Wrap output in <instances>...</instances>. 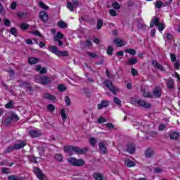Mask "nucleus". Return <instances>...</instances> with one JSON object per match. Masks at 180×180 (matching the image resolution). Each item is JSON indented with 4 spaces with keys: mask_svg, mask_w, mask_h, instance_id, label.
<instances>
[{
    "mask_svg": "<svg viewBox=\"0 0 180 180\" xmlns=\"http://www.w3.org/2000/svg\"><path fill=\"white\" fill-rule=\"evenodd\" d=\"M89 148H78L77 146H68L64 147V151L68 154V155L71 156L74 153L78 155L85 154L88 153Z\"/></svg>",
    "mask_w": 180,
    "mask_h": 180,
    "instance_id": "nucleus-1",
    "label": "nucleus"
},
{
    "mask_svg": "<svg viewBox=\"0 0 180 180\" xmlns=\"http://www.w3.org/2000/svg\"><path fill=\"white\" fill-rule=\"evenodd\" d=\"M68 162L73 167H84V165H85V160L83 159H77L75 158L68 159Z\"/></svg>",
    "mask_w": 180,
    "mask_h": 180,
    "instance_id": "nucleus-2",
    "label": "nucleus"
},
{
    "mask_svg": "<svg viewBox=\"0 0 180 180\" xmlns=\"http://www.w3.org/2000/svg\"><path fill=\"white\" fill-rule=\"evenodd\" d=\"M49 51H51V53H53V54H56V56H58V57L60 56L68 57V56H70V53H68V51H61L58 50L57 46H50Z\"/></svg>",
    "mask_w": 180,
    "mask_h": 180,
    "instance_id": "nucleus-3",
    "label": "nucleus"
},
{
    "mask_svg": "<svg viewBox=\"0 0 180 180\" xmlns=\"http://www.w3.org/2000/svg\"><path fill=\"white\" fill-rule=\"evenodd\" d=\"M36 82L41 85H50L51 83V77L49 76H40L36 79Z\"/></svg>",
    "mask_w": 180,
    "mask_h": 180,
    "instance_id": "nucleus-4",
    "label": "nucleus"
},
{
    "mask_svg": "<svg viewBox=\"0 0 180 180\" xmlns=\"http://www.w3.org/2000/svg\"><path fill=\"white\" fill-rule=\"evenodd\" d=\"M19 117L15 114H11L8 118L3 120V124L4 126H9L12 122H18Z\"/></svg>",
    "mask_w": 180,
    "mask_h": 180,
    "instance_id": "nucleus-5",
    "label": "nucleus"
},
{
    "mask_svg": "<svg viewBox=\"0 0 180 180\" xmlns=\"http://www.w3.org/2000/svg\"><path fill=\"white\" fill-rule=\"evenodd\" d=\"M66 6L70 12H74V6L75 8H78L79 6V1L78 0H72V3L68 2Z\"/></svg>",
    "mask_w": 180,
    "mask_h": 180,
    "instance_id": "nucleus-6",
    "label": "nucleus"
},
{
    "mask_svg": "<svg viewBox=\"0 0 180 180\" xmlns=\"http://www.w3.org/2000/svg\"><path fill=\"white\" fill-rule=\"evenodd\" d=\"M104 84L110 91V92H112V94H114V95L117 94V91L116 90L115 86H113V83H112V82L106 80L104 82Z\"/></svg>",
    "mask_w": 180,
    "mask_h": 180,
    "instance_id": "nucleus-7",
    "label": "nucleus"
},
{
    "mask_svg": "<svg viewBox=\"0 0 180 180\" xmlns=\"http://www.w3.org/2000/svg\"><path fill=\"white\" fill-rule=\"evenodd\" d=\"M34 172L39 180H44L45 176L39 167H35Z\"/></svg>",
    "mask_w": 180,
    "mask_h": 180,
    "instance_id": "nucleus-8",
    "label": "nucleus"
},
{
    "mask_svg": "<svg viewBox=\"0 0 180 180\" xmlns=\"http://www.w3.org/2000/svg\"><path fill=\"white\" fill-rule=\"evenodd\" d=\"M39 19L44 22V23H47L49 20V14L46 11H41L39 13Z\"/></svg>",
    "mask_w": 180,
    "mask_h": 180,
    "instance_id": "nucleus-9",
    "label": "nucleus"
},
{
    "mask_svg": "<svg viewBox=\"0 0 180 180\" xmlns=\"http://www.w3.org/2000/svg\"><path fill=\"white\" fill-rule=\"evenodd\" d=\"M136 103H138L139 106H142V108H145V109H150V108H151V104L148 103H146V101L143 100H138L136 101Z\"/></svg>",
    "mask_w": 180,
    "mask_h": 180,
    "instance_id": "nucleus-10",
    "label": "nucleus"
},
{
    "mask_svg": "<svg viewBox=\"0 0 180 180\" xmlns=\"http://www.w3.org/2000/svg\"><path fill=\"white\" fill-rule=\"evenodd\" d=\"M160 18H153L150 23V27L153 28L154 27V26H156V27H158V25H160Z\"/></svg>",
    "mask_w": 180,
    "mask_h": 180,
    "instance_id": "nucleus-11",
    "label": "nucleus"
},
{
    "mask_svg": "<svg viewBox=\"0 0 180 180\" xmlns=\"http://www.w3.org/2000/svg\"><path fill=\"white\" fill-rule=\"evenodd\" d=\"M161 89L156 86L153 91V96H155V98H161Z\"/></svg>",
    "mask_w": 180,
    "mask_h": 180,
    "instance_id": "nucleus-12",
    "label": "nucleus"
},
{
    "mask_svg": "<svg viewBox=\"0 0 180 180\" xmlns=\"http://www.w3.org/2000/svg\"><path fill=\"white\" fill-rule=\"evenodd\" d=\"M152 65L160 71H165L164 66L161 65L157 60H152Z\"/></svg>",
    "mask_w": 180,
    "mask_h": 180,
    "instance_id": "nucleus-13",
    "label": "nucleus"
},
{
    "mask_svg": "<svg viewBox=\"0 0 180 180\" xmlns=\"http://www.w3.org/2000/svg\"><path fill=\"white\" fill-rule=\"evenodd\" d=\"M29 134L30 137H32V138L40 137V136H41V133L40 132V131H36V130L30 131Z\"/></svg>",
    "mask_w": 180,
    "mask_h": 180,
    "instance_id": "nucleus-14",
    "label": "nucleus"
},
{
    "mask_svg": "<svg viewBox=\"0 0 180 180\" xmlns=\"http://www.w3.org/2000/svg\"><path fill=\"white\" fill-rule=\"evenodd\" d=\"M154 155V150L153 148H148L145 150V157L146 158H151Z\"/></svg>",
    "mask_w": 180,
    "mask_h": 180,
    "instance_id": "nucleus-15",
    "label": "nucleus"
},
{
    "mask_svg": "<svg viewBox=\"0 0 180 180\" xmlns=\"http://www.w3.org/2000/svg\"><path fill=\"white\" fill-rule=\"evenodd\" d=\"M108 106H109V101L103 100L101 103L98 104V109H103V108H108Z\"/></svg>",
    "mask_w": 180,
    "mask_h": 180,
    "instance_id": "nucleus-16",
    "label": "nucleus"
},
{
    "mask_svg": "<svg viewBox=\"0 0 180 180\" xmlns=\"http://www.w3.org/2000/svg\"><path fill=\"white\" fill-rule=\"evenodd\" d=\"M127 151L129 154H134L136 153V146L133 144L127 145Z\"/></svg>",
    "mask_w": 180,
    "mask_h": 180,
    "instance_id": "nucleus-17",
    "label": "nucleus"
},
{
    "mask_svg": "<svg viewBox=\"0 0 180 180\" xmlns=\"http://www.w3.org/2000/svg\"><path fill=\"white\" fill-rule=\"evenodd\" d=\"M39 62H40V59H39L38 58L32 57V58H28V63L30 65L37 64Z\"/></svg>",
    "mask_w": 180,
    "mask_h": 180,
    "instance_id": "nucleus-18",
    "label": "nucleus"
},
{
    "mask_svg": "<svg viewBox=\"0 0 180 180\" xmlns=\"http://www.w3.org/2000/svg\"><path fill=\"white\" fill-rule=\"evenodd\" d=\"M22 86H25V88L27 89V91H29V92H33L34 91L33 87H32L30 83L27 82H22Z\"/></svg>",
    "mask_w": 180,
    "mask_h": 180,
    "instance_id": "nucleus-19",
    "label": "nucleus"
},
{
    "mask_svg": "<svg viewBox=\"0 0 180 180\" xmlns=\"http://www.w3.org/2000/svg\"><path fill=\"white\" fill-rule=\"evenodd\" d=\"M99 150L103 154H108V150L106 146L103 144V143H100L98 144Z\"/></svg>",
    "mask_w": 180,
    "mask_h": 180,
    "instance_id": "nucleus-20",
    "label": "nucleus"
},
{
    "mask_svg": "<svg viewBox=\"0 0 180 180\" xmlns=\"http://www.w3.org/2000/svg\"><path fill=\"white\" fill-rule=\"evenodd\" d=\"M139 63V60H137V58H131L127 61V64L128 65H134L135 64H137Z\"/></svg>",
    "mask_w": 180,
    "mask_h": 180,
    "instance_id": "nucleus-21",
    "label": "nucleus"
},
{
    "mask_svg": "<svg viewBox=\"0 0 180 180\" xmlns=\"http://www.w3.org/2000/svg\"><path fill=\"white\" fill-rule=\"evenodd\" d=\"M167 88L169 89H173L174 88V79L172 78H169L167 79Z\"/></svg>",
    "mask_w": 180,
    "mask_h": 180,
    "instance_id": "nucleus-22",
    "label": "nucleus"
},
{
    "mask_svg": "<svg viewBox=\"0 0 180 180\" xmlns=\"http://www.w3.org/2000/svg\"><path fill=\"white\" fill-rule=\"evenodd\" d=\"M93 176L96 180H105V179H103V174L101 173H94Z\"/></svg>",
    "mask_w": 180,
    "mask_h": 180,
    "instance_id": "nucleus-23",
    "label": "nucleus"
},
{
    "mask_svg": "<svg viewBox=\"0 0 180 180\" xmlns=\"http://www.w3.org/2000/svg\"><path fill=\"white\" fill-rule=\"evenodd\" d=\"M25 146H26L25 142L21 141L20 143H17V144L14 145V148L15 150H20V148H23V147H25Z\"/></svg>",
    "mask_w": 180,
    "mask_h": 180,
    "instance_id": "nucleus-24",
    "label": "nucleus"
},
{
    "mask_svg": "<svg viewBox=\"0 0 180 180\" xmlns=\"http://www.w3.org/2000/svg\"><path fill=\"white\" fill-rule=\"evenodd\" d=\"M141 91L142 92L143 96L145 98H153V94L151 93H147V91H146V89H141Z\"/></svg>",
    "mask_w": 180,
    "mask_h": 180,
    "instance_id": "nucleus-25",
    "label": "nucleus"
},
{
    "mask_svg": "<svg viewBox=\"0 0 180 180\" xmlns=\"http://www.w3.org/2000/svg\"><path fill=\"white\" fill-rule=\"evenodd\" d=\"M114 43L117 44V47H123L124 46V42L122 40H120L119 38H116L114 40Z\"/></svg>",
    "mask_w": 180,
    "mask_h": 180,
    "instance_id": "nucleus-26",
    "label": "nucleus"
},
{
    "mask_svg": "<svg viewBox=\"0 0 180 180\" xmlns=\"http://www.w3.org/2000/svg\"><path fill=\"white\" fill-rule=\"evenodd\" d=\"M170 139L172 140H178V139H179V134L176 132H172L170 134Z\"/></svg>",
    "mask_w": 180,
    "mask_h": 180,
    "instance_id": "nucleus-27",
    "label": "nucleus"
},
{
    "mask_svg": "<svg viewBox=\"0 0 180 180\" xmlns=\"http://www.w3.org/2000/svg\"><path fill=\"white\" fill-rule=\"evenodd\" d=\"M58 27H60V29H65V27H67V23L64 21H58Z\"/></svg>",
    "mask_w": 180,
    "mask_h": 180,
    "instance_id": "nucleus-28",
    "label": "nucleus"
},
{
    "mask_svg": "<svg viewBox=\"0 0 180 180\" xmlns=\"http://www.w3.org/2000/svg\"><path fill=\"white\" fill-rule=\"evenodd\" d=\"M60 39H64V34L61 32H57L56 35L54 37V40H60Z\"/></svg>",
    "mask_w": 180,
    "mask_h": 180,
    "instance_id": "nucleus-29",
    "label": "nucleus"
},
{
    "mask_svg": "<svg viewBox=\"0 0 180 180\" xmlns=\"http://www.w3.org/2000/svg\"><path fill=\"white\" fill-rule=\"evenodd\" d=\"M58 91H59V92H65V91H67V87H65V85L64 84H60L58 86Z\"/></svg>",
    "mask_w": 180,
    "mask_h": 180,
    "instance_id": "nucleus-30",
    "label": "nucleus"
},
{
    "mask_svg": "<svg viewBox=\"0 0 180 180\" xmlns=\"http://www.w3.org/2000/svg\"><path fill=\"white\" fill-rule=\"evenodd\" d=\"M60 115H61V117H62L63 122H65V120H67V114H65V110H64V109L61 110Z\"/></svg>",
    "mask_w": 180,
    "mask_h": 180,
    "instance_id": "nucleus-31",
    "label": "nucleus"
},
{
    "mask_svg": "<svg viewBox=\"0 0 180 180\" xmlns=\"http://www.w3.org/2000/svg\"><path fill=\"white\" fill-rule=\"evenodd\" d=\"M39 8H41L42 9L49 10L50 8L47 6L44 2L40 1L39 3Z\"/></svg>",
    "mask_w": 180,
    "mask_h": 180,
    "instance_id": "nucleus-32",
    "label": "nucleus"
},
{
    "mask_svg": "<svg viewBox=\"0 0 180 180\" xmlns=\"http://www.w3.org/2000/svg\"><path fill=\"white\" fill-rule=\"evenodd\" d=\"M102 26H103V21L102 20L99 19L97 21V29L98 30H101L102 29Z\"/></svg>",
    "mask_w": 180,
    "mask_h": 180,
    "instance_id": "nucleus-33",
    "label": "nucleus"
},
{
    "mask_svg": "<svg viewBox=\"0 0 180 180\" xmlns=\"http://www.w3.org/2000/svg\"><path fill=\"white\" fill-rule=\"evenodd\" d=\"M15 149V146H8L6 150L4 151L5 154H8L9 153H12Z\"/></svg>",
    "mask_w": 180,
    "mask_h": 180,
    "instance_id": "nucleus-34",
    "label": "nucleus"
},
{
    "mask_svg": "<svg viewBox=\"0 0 180 180\" xmlns=\"http://www.w3.org/2000/svg\"><path fill=\"white\" fill-rule=\"evenodd\" d=\"M125 165H127V167H128V168H131V167H136V162H134L131 160H129L125 164Z\"/></svg>",
    "mask_w": 180,
    "mask_h": 180,
    "instance_id": "nucleus-35",
    "label": "nucleus"
},
{
    "mask_svg": "<svg viewBox=\"0 0 180 180\" xmlns=\"http://www.w3.org/2000/svg\"><path fill=\"white\" fill-rule=\"evenodd\" d=\"M8 180H23L22 178L18 177L15 175H11L8 177Z\"/></svg>",
    "mask_w": 180,
    "mask_h": 180,
    "instance_id": "nucleus-36",
    "label": "nucleus"
},
{
    "mask_svg": "<svg viewBox=\"0 0 180 180\" xmlns=\"http://www.w3.org/2000/svg\"><path fill=\"white\" fill-rule=\"evenodd\" d=\"M107 54L112 56L113 54V46H109L107 49Z\"/></svg>",
    "mask_w": 180,
    "mask_h": 180,
    "instance_id": "nucleus-37",
    "label": "nucleus"
},
{
    "mask_svg": "<svg viewBox=\"0 0 180 180\" xmlns=\"http://www.w3.org/2000/svg\"><path fill=\"white\" fill-rule=\"evenodd\" d=\"M164 6V3H162V1H158L155 3V8H157L158 9H161V7Z\"/></svg>",
    "mask_w": 180,
    "mask_h": 180,
    "instance_id": "nucleus-38",
    "label": "nucleus"
},
{
    "mask_svg": "<svg viewBox=\"0 0 180 180\" xmlns=\"http://www.w3.org/2000/svg\"><path fill=\"white\" fill-rule=\"evenodd\" d=\"M10 33L13 36H18V30L14 27H12L10 30Z\"/></svg>",
    "mask_w": 180,
    "mask_h": 180,
    "instance_id": "nucleus-39",
    "label": "nucleus"
},
{
    "mask_svg": "<svg viewBox=\"0 0 180 180\" xmlns=\"http://www.w3.org/2000/svg\"><path fill=\"white\" fill-rule=\"evenodd\" d=\"M125 51L126 53L131 54V56H136V50L134 49H126Z\"/></svg>",
    "mask_w": 180,
    "mask_h": 180,
    "instance_id": "nucleus-40",
    "label": "nucleus"
},
{
    "mask_svg": "<svg viewBox=\"0 0 180 180\" xmlns=\"http://www.w3.org/2000/svg\"><path fill=\"white\" fill-rule=\"evenodd\" d=\"M114 102L117 105V106H122V101L119 98L114 97Z\"/></svg>",
    "mask_w": 180,
    "mask_h": 180,
    "instance_id": "nucleus-41",
    "label": "nucleus"
},
{
    "mask_svg": "<svg viewBox=\"0 0 180 180\" xmlns=\"http://www.w3.org/2000/svg\"><path fill=\"white\" fill-rule=\"evenodd\" d=\"M87 56L91 57V58H98L99 56L96 55V53H94L92 52H86Z\"/></svg>",
    "mask_w": 180,
    "mask_h": 180,
    "instance_id": "nucleus-42",
    "label": "nucleus"
},
{
    "mask_svg": "<svg viewBox=\"0 0 180 180\" xmlns=\"http://www.w3.org/2000/svg\"><path fill=\"white\" fill-rule=\"evenodd\" d=\"M6 109H13V101H11L7 104H6Z\"/></svg>",
    "mask_w": 180,
    "mask_h": 180,
    "instance_id": "nucleus-43",
    "label": "nucleus"
},
{
    "mask_svg": "<svg viewBox=\"0 0 180 180\" xmlns=\"http://www.w3.org/2000/svg\"><path fill=\"white\" fill-rule=\"evenodd\" d=\"M47 109L50 112H54V110H56V107L53 104H49L47 105Z\"/></svg>",
    "mask_w": 180,
    "mask_h": 180,
    "instance_id": "nucleus-44",
    "label": "nucleus"
},
{
    "mask_svg": "<svg viewBox=\"0 0 180 180\" xmlns=\"http://www.w3.org/2000/svg\"><path fill=\"white\" fill-rule=\"evenodd\" d=\"M89 143L91 144V146H92L93 147H95L96 144V139L95 138H91L89 139Z\"/></svg>",
    "mask_w": 180,
    "mask_h": 180,
    "instance_id": "nucleus-45",
    "label": "nucleus"
},
{
    "mask_svg": "<svg viewBox=\"0 0 180 180\" xmlns=\"http://www.w3.org/2000/svg\"><path fill=\"white\" fill-rule=\"evenodd\" d=\"M65 102L67 105V106H70L71 105V99H70V97L65 96Z\"/></svg>",
    "mask_w": 180,
    "mask_h": 180,
    "instance_id": "nucleus-46",
    "label": "nucleus"
},
{
    "mask_svg": "<svg viewBox=\"0 0 180 180\" xmlns=\"http://www.w3.org/2000/svg\"><path fill=\"white\" fill-rule=\"evenodd\" d=\"M55 159H56L58 161H63V155L62 154H56L55 155Z\"/></svg>",
    "mask_w": 180,
    "mask_h": 180,
    "instance_id": "nucleus-47",
    "label": "nucleus"
},
{
    "mask_svg": "<svg viewBox=\"0 0 180 180\" xmlns=\"http://www.w3.org/2000/svg\"><path fill=\"white\" fill-rule=\"evenodd\" d=\"M112 7L114 8V9H120V5L119 4V3H117V1H114L112 3Z\"/></svg>",
    "mask_w": 180,
    "mask_h": 180,
    "instance_id": "nucleus-48",
    "label": "nucleus"
},
{
    "mask_svg": "<svg viewBox=\"0 0 180 180\" xmlns=\"http://www.w3.org/2000/svg\"><path fill=\"white\" fill-rule=\"evenodd\" d=\"M20 28L22 30H26L27 29H29V25L28 24H26V23H22L20 25Z\"/></svg>",
    "mask_w": 180,
    "mask_h": 180,
    "instance_id": "nucleus-49",
    "label": "nucleus"
},
{
    "mask_svg": "<svg viewBox=\"0 0 180 180\" xmlns=\"http://www.w3.org/2000/svg\"><path fill=\"white\" fill-rule=\"evenodd\" d=\"M131 72L133 77H136V75H139V72L137 71V70L134 69V68H132L131 69Z\"/></svg>",
    "mask_w": 180,
    "mask_h": 180,
    "instance_id": "nucleus-50",
    "label": "nucleus"
},
{
    "mask_svg": "<svg viewBox=\"0 0 180 180\" xmlns=\"http://www.w3.org/2000/svg\"><path fill=\"white\" fill-rule=\"evenodd\" d=\"M105 122H106V119H105V117H101L97 120V123H98V124H101V123H105Z\"/></svg>",
    "mask_w": 180,
    "mask_h": 180,
    "instance_id": "nucleus-51",
    "label": "nucleus"
},
{
    "mask_svg": "<svg viewBox=\"0 0 180 180\" xmlns=\"http://www.w3.org/2000/svg\"><path fill=\"white\" fill-rule=\"evenodd\" d=\"M158 27L159 29V32H162V30H164V29H165V25H164V24L162 23H160L158 25Z\"/></svg>",
    "mask_w": 180,
    "mask_h": 180,
    "instance_id": "nucleus-52",
    "label": "nucleus"
},
{
    "mask_svg": "<svg viewBox=\"0 0 180 180\" xmlns=\"http://www.w3.org/2000/svg\"><path fill=\"white\" fill-rule=\"evenodd\" d=\"M138 29L139 30H146V25H143L141 23L138 24Z\"/></svg>",
    "mask_w": 180,
    "mask_h": 180,
    "instance_id": "nucleus-53",
    "label": "nucleus"
},
{
    "mask_svg": "<svg viewBox=\"0 0 180 180\" xmlns=\"http://www.w3.org/2000/svg\"><path fill=\"white\" fill-rule=\"evenodd\" d=\"M10 8L11 9H13V10L16 9V8H18V4L16 3V1H13Z\"/></svg>",
    "mask_w": 180,
    "mask_h": 180,
    "instance_id": "nucleus-54",
    "label": "nucleus"
},
{
    "mask_svg": "<svg viewBox=\"0 0 180 180\" xmlns=\"http://www.w3.org/2000/svg\"><path fill=\"white\" fill-rule=\"evenodd\" d=\"M110 16H117V13L114 9H110Z\"/></svg>",
    "mask_w": 180,
    "mask_h": 180,
    "instance_id": "nucleus-55",
    "label": "nucleus"
},
{
    "mask_svg": "<svg viewBox=\"0 0 180 180\" xmlns=\"http://www.w3.org/2000/svg\"><path fill=\"white\" fill-rule=\"evenodd\" d=\"M31 162H34V164H37V158L34 156H31L30 158Z\"/></svg>",
    "mask_w": 180,
    "mask_h": 180,
    "instance_id": "nucleus-56",
    "label": "nucleus"
},
{
    "mask_svg": "<svg viewBox=\"0 0 180 180\" xmlns=\"http://www.w3.org/2000/svg\"><path fill=\"white\" fill-rule=\"evenodd\" d=\"M40 74H47V68H42L41 70L39 71Z\"/></svg>",
    "mask_w": 180,
    "mask_h": 180,
    "instance_id": "nucleus-57",
    "label": "nucleus"
},
{
    "mask_svg": "<svg viewBox=\"0 0 180 180\" xmlns=\"http://www.w3.org/2000/svg\"><path fill=\"white\" fill-rule=\"evenodd\" d=\"M0 13L1 15H5V10L4 9V6L0 3Z\"/></svg>",
    "mask_w": 180,
    "mask_h": 180,
    "instance_id": "nucleus-58",
    "label": "nucleus"
},
{
    "mask_svg": "<svg viewBox=\"0 0 180 180\" xmlns=\"http://www.w3.org/2000/svg\"><path fill=\"white\" fill-rule=\"evenodd\" d=\"M171 4H172V0H169L168 1H165L163 4V7L169 6V5H171Z\"/></svg>",
    "mask_w": 180,
    "mask_h": 180,
    "instance_id": "nucleus-59",
    "label": "nucleus"
},
{
    "mask_svg": "<svg viewBox=\"0 0 180 180\" xmlns=\"http://www.w3.org/2000/svg\"><path fill=\"white\" fill-rule=\"evenodd\" d=\"M106 127L109 129V130H112V129H115V126L112 125V123H108L106 124Z\"/></svg>",
    "mask_w": 180,
    "mask_h": 180,
    "instance_id": "nucleus-60",
    "label": "nucleus"
},
{
    "mask_svg": "<svg viewBox=\"0 0 180 180\" xmlns=\"http://www.w3.org/2000/svg\"><path fill=\"white\" fill-rule=\"evenodd\" d=\"M17 16H18V18L20 19H22V18H23L24 16H26V13H23V12H20L17 14Z\"/></svg>",
    "mask_w": 180,
    "mask_h": 180,
    "instance_id": "nucleus-61",
    "label": "nucleus"
},
{
    "mask_svg": "<svg viewBox=\"0 0 180 180\" xmlns=\"http://www.w3.org/2000/svg\"><path fill=\"white\" fill-rule=\"evenodd\" d=\"M167 126L165 125V124H161L159 126V130L162 131V130H165Z\"/></svg>",
    "mask_w": 180,
    "mask_h": 180,
    "instance_id": "nucleus-62",
    "label": "nucleus"
},
{
    "mask_svg": "<svg viewBox=\"0 0 180 180\" xmlns=\"http://www.w3.org/2000/svg\"><path fill=\"white\" fill-rule=\"evenodd\" d=\"M32 34H34L35 36H39V37H42L41 34L40 32L35 30L32 32Z\"/></svg>",
    "mask_w": 180,
    "mask_h": 180,
    "instance_id": "nucleus-63",
    "label": "nucleus"
},
{
    "mask_svg": "<svg viewBox=\"0 0 180 180\" xmlns=\"http://www.w3.org/2000/svg\"><path fill=\"white\" fill-rule=\"evenodd\" d=\"M4 25L5 26H11V20L8 19L4 20Z\"/></svg>",
    "mask_w": 180,
    "mask_h": 180,
    "instance_id": "nucleus-64",
    "label": "nucleus"
}]
</instances>
